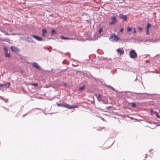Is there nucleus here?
<instances>
[{
	"instance_id": "nucleus-11",
	"label": "nucleus",
	"mask_w": 160,
	"mask_h": 160,
	"mask_svg": "<svg viewBox=\"0 0 160 160\" xmlns=\"http://www.w3.org/2000/svg\"><path fill=\"white\" fill-rule=\"evenodd\" d=\"M29 85H31L32 86H35V87H37L38 86V83H29Z\"/></svg>"
},
{
	"instance_id": "nucleus-34",
	"label": "nucleus",
	"mask_w": 160,
	"mask_h": 160,
	"mask_svg": "<svg viewBox=\"0 0 160 160\" xmlns=\"http://www.w3.org/2000/svg\"><path fill=\"white\" fill-rule=\"evenodd\" d=\"M28 38V39H30V38Z\"/></svg>"
},
{
	"instance_id": "nucleus-27",
	"label": "nucleus",
	"mask_w": 160,
	"mask_h": 160,
	"mask_svg": "<svg viewBox=\"0 0 160 160\" xmlns=\"http://www.w3.org/2000/svg\"><path fill=\"white\" fill-rule=\"evenodd\" d=\"M157 117L158 118H160V116L158 115V114L157 113Z\"/></svg>"
},
{
	"instance_id": "nucleus-28",
	"label": "nucleus",
	"mask_w": 160,
	"mask_h": 160,
	"mask_svg": "<svg viewBox=\"0 0 160 160\" xmlns=\"http://www.w3.org/2000/svg\"><path fill=\"white\" fill-rule=\"evenodd\" d=\"M110 88H111L112 90H115V89H114V88L113 87H112L111 86V87H110Z\"/></svg>"
},
{
	"instance_id": "nucleus-15",
	"label": "nucleus",
	"mask_w": 160,
	"mask_h": 160,
	"mask_svg": "<svg viewBox=\"0 0 160 160\" xmlns=\"http://www.w3.org/2000/svg\"><path fill=\"white\" fill-rule=\"evenodd\" d=\"M151 25L150 23H148L146 28V30H149V28L150 27Z\"/></svg>"
},
{
	"instance_id": "nucleus-25",
	"label": "nucleus",
	"mask_w": 160,
	"mask_h": 160,
	"mask_svg": "<svg viewBox=\"0 0 160 160\" xmlns=\"http://www.w3.org/2000/svg\"><path fill=\"white\" fill-rule=\"evenodd\" d=\"M133 30H134L133 33H136V29H135V28H133Z\"/></svg>"
},
{
	"instance_id": "nucleus-21",
	"label": "nucleus",
	"mask_w": 160,
	"mask_h": 160,
	"mask_svg": "<svg viewBox=\"0 0 160 160\" xmlns=\"http://www.w3.org/2000/svg\"><path fill=\"white\" fill-rule=\"evenodd\" d=\"M142 28H141V27H139V28H138V31L139 32H141V31H142Z\"/></svg>"
},
{
	"instance_id": "nucleus-6",
	"label": "nucleus",
	"mask_w": 160,
	"mask_h": 160,
	"mask_svg": "<svg viewBox=\"0 0 160 160\" xmlns=\"http://www.w3.org/2000/svg\"><path fill=\"white\" fill-rule=\"evenodd\" d=\"M117 52L119 53L120 55H123L124 53V51L123 50H121L120 48L117 49L116 50Z\"/></svg>"
},
{
	"instance_id": "nucleus-8",
	"label": "nucleus",
	"mask_w": 160,
	"mask_h": 160,
	"mask_svg": "<svg viewBox=\"0 0 160 160\" xmlns=\"http://www.w3.org/2000/svg\"><path fill=\"white\" fill-rule=\"evenodd\" d=\"M32 37L38 41H41L42 40V39L41 37H39L38 36L33 35L32 36Z\"/></svg>"
},
{
	"instance_id": "nucleus-7",
	"label": "nucleus",
	"mask_w": 160,
	"mask_h": 160,
	"mask_svg": "<svg viewBox=\"0 0 160 160\" xmlns=\"http://www.w3.org/2000/svg\"><path fill=\"white\" fill-rule=\"evenodd\" d=\"M64 106L69 109H71L73 108H77L78 107L76 106H71L69 104H66L64 105Z\"/></svg>"
},
{
	"instance_id": "nucleus-12",
	"label": "nucleus",
	"mask_w": 160,
	"mask_h": 160,
	"mask_svg": "<svg viewBox=\"0 0 160 160\" xmlns=\"http://www.w3.org/2000/svg\"><path fill=\"white\" fill-rule=\"evenodd\" d=\"M60 37L62 39L69 40L70 39V38H68L66 37H64L62 35Z\"/></svg>"
},
{
	"instance_id": "nucleus-1",
	"label": "nucleus",
	"mask_w": 160,
	"mask_h": 160,
	"mask_svg": "<svg viewBox=\"0 0 160 160\" xmlns=\"http://www.w3.org/2000/svg\"><path fill=\"white\" fill-rule=\"evenodd\" d=\"M109 39L113 42H116L119 40L120 38L118 37L115 34H113L110 36L109 38Z\"/></svg>"
},
{
	"instance_id": "nucleus-9",
	"label": "nucleus",
	"mask_w": 160,
	"mask_h": 160,
	"mask_svg": "<svg viewBox=\"0 0 160 160\" xmlns=\"http://www.w3.org/2000/svg\"><path fill=\"white\" fill-rule=\"evenodd\" d=\"M32 65L34 67L37 69H40V67L38 65V64L36 62H33L32 63Z\"/></svg>"
},
{
	"instance_id": "nucleus-4",
	"label": "nucleus",
	"mask_w": 160,
	"mask_h": 160,
	"mask_svg": "<svg viewBox=\"0 0 160 160\" xmlns=\"http://www.w3.org/2000/svg\"><path fill=\"white\" fill-rule=\"evenodd\" d=\"M11 50L15 52H19L20 51V50L19 48L17 47H15L14 46H12L11 48Z\"/></svg>"
},
{
	"instance_id": "nucleus-16",
	"label": "nucleus",
	"mask_w": 160,
	"mask_h": 160,
	"mask_svg": "<svg viewBox=\"0 0 160 160\" xmlns=\"http://www.w3.org/2000/svg\"><path fill=\"white\" fill-rule=\"evenodd\" d=\"M8 85V87H9L10 86V83H7L5 84H0V87H3V86L4 85Z\"/></svg>"
},
{
	"instance_id": "nucleus-2",
	"label": "nucleus",
	"mask_w": 160,
	"mask_h": 160,
	"mask_svg": "<svg viewBox=\"0 0 160 160\" xmlns=\"http://www.w3.org/2000/svg\"><path fill=\"white\" fill-rule=\"evenodd\" d=\"M130 57L132 58H136L137 54L134 50H132L129 53Z\"/></svg>"
},
{
	"instance_id": "nucleus-17",
	"label": "nucleus",
	"mask_w": 160,
	"mask_h": 160,
	"mask_svg": "<svg viewBox=\"0 0 160 160\" xmlns=\"http://www.w3.org/2000/svg\"><path fill=\"white\" fill-rule=\"evenodd\" d=\"M3 49H4V54L8 52V49L6 47H4Z\"/></svg>"
},
{
	"instance_id": "nucleus-19",
	"label": "nucleus",
	"mask_w": 160,
	"mask_h": 160,
	"mask_svg": "<svg viewBox=\"0 0 160 160\" xmlns=\"http://www.w3.org/2000/svg\"><path fill=\"white\" fill-rule=\"evenodd\" d=\"M54 33H56V32H55V31L54 30H52V31H51V35H53Z\"/></svg>"
},
{
	"instance_id": "nucleus-29",
	"label": "nucleus",
	"mask_w": 160,
	"mask_h": 160,
	"mask_svg": "<svg viewBox=\"0 0 160 160\" xmlns=\"http://www.w3.org/2000/svg\"><path fill=\"white\" fill-rule=\"evenodd\" d=\"M3 87H7V88H8L9 87H8V85H4V86H3Z\"/></svg>"
},
{
	"instance_id": "nucleus-10",
	"label": "nucleus",
	"mask_w": 160,
	"mask_h": 160,
	"mask_svg": "<svg viewBox=\"0 0 160 160\" xmlns=\"http://www.w3.org/2000/svg\"><path fill=\"white\" fill-rule=\"evenodd\" d=\"M46 32L47 31L46 29H43L42 30V36L43 37L45 35Z\"/></svg>"
},
{
	"instance_id": "nucleus-32",
	"label": "nucleus",
	"mask_w": 160,
	"mask_h": 160,
	"mask_svg": "<svg viewBox=\"0 0 160 160\" xmlns=\"http://www.w3.org/2000/svg\"><path fill=\"white\" fill-rule=\"evenodd\" d=\"M75 39L74 38H70V39L69 40H73V39Z\"/></svg>"
},
{
	"instance_id": "nucleus-23",
	"label": "nucleus",
	"mask_w": 160,
	"mask_h": 160,
	"mask_svg": "<svg viewBox=\"0 0 160 160\" xmlns=\"http://www.w3.org/2000/svg\"><path fill=\"white\" fill-rule=\"evenodd\" d=\"M146 34L147 35H148L149 34V30H146Z\"/></svg>"
},
{
	"instance_id": "nucleus-31",
	"label": "nucleus",
	"mask_w": 160,
	"mask_h": 160,
	"mask_svg": "<svg viewBox=\"0 0 160 160\" xmlns=\"http://www.w3.org/2000/svg\"><path fill=\"white\" fill-rule=\"evenodd\" d=\"M106 86L108 87H110H110H111V86H110V85H107Z\"/></svg>"
},
{
	"instance_id": "nucleus-14",
	"label": "nucleus",
	"mask_w": 160,
	"mask_h": 160,
	"mask_svg": "<svg viewBox=\"0 0 160 160\" xmlns=\"http://www.w3.org/2000/svg\"><path fill=\"white\" fill-rule=\"evenodd\" d=\"M85 88V86L84 85H83L82 87H80L79 88V90L80 91H82Z\"/></svg>"
},
{
	"instance_id": "nucleus-22",
	"label": "nucleus",
	"mask_w": 160,
	"mask_h": 160,
	"mask_svg": "<svg viewBox=\"0 0 160 160\" xmlns=\"http://www.w3.org/2000/svg\"><path fill=\"white\" fill-rule=\"evenodd\" d=\"M131 29L130 27H128L127 29V31L128 32H130L131 31Z\"/></svg>"
},
{
	"instance_id": "nucleus-33",
	"label": "nucleus",
	"mask_w": 160,
	"mask_h": 160,
	"mask_svg": "<svg viewBox=\"0 0 160 160\" xmlns=\"http://www.w3.org/2000/svg\"><path fill=\"white\" fill-rule=\"evenodd\" d=\"M5 35H9V34H8L7 33H5Z\"/></svg>"
},
{
	"instance_id": "nucleus-18",
	"label": "nucleus",
	"mask_w": 160,
	"mask_h": 160,
	"mask_svg": "<svg viewBox=\"0 0 160 160\" xmlns=\"http://www.w3.org/2000/svg\"><path fill=\"white\" fill-rule=\"evenodd\" d=\"M131 106L133 108H135L136 106V104L135 103H131Z\"/></svg>"
},
{
	"instance_id": "nucleus-3",
	"label": "nucleus",
	"mask_w": 160,
	"mask_h": 160,
	"mask_svg": "<svg viewBox=\"0 0 160 160\" xmlns=\"http://www.w3.org/2000/svg\"><path fill=\"white\" fill-rule=\"evenodd\" d=\"M119 17L120 18L123 19L124 21H126L127 20L128 17L127 15H124L122 14H119Z\"/></svg>"
},
{
	"instance_id": "nucleus-26",
	"label": "nucleus",
	"mask_w": 160,
	"mask_h": 160,
	"mask_svg": "<svg viewBox=\"0 0 160 160\" xmlns=\"http://www.w3.org/2000/svg\"><path fill=\"white\" fill-rule=\"evenodd\" d=\"M112 107L111 106H109V107H107L106 108L108 109H109L110 108H112Z\"/></svg>"
},
{
	"instance_id": "nucleus-30",
	"label": "nucleus",
	"mask_w": 160,
	"mask_h": 160,
	"mask_svg": "<svg viewBox=\"0 0 160 160\" xmlns=\"http://www.w3.org/2000/svg\"><path fill=\"white\" fill-rule=\"evenodd\" d=\"M98 97H99V98H101V95L100 94H99L98 95Z\"/></svg>"
},
{
	"instance_id": "nucleus-13",
	"label": "nucleus",
	"mask_w": 160,
	"mask_h": 160,
	"mask_svg": "<svg viewBox=\"0 0 160 160\" xmlns=\"http://www.w3.org/2000/svg\"><path fill=\"white\" fill-rule=\"evenodd\" d=\"M4 54L6 58L8 57V58H10L11 57L10 54V53H8V52L5 53Z\"/></svg>"
},
{
	"instance_id": "nucleus-5",
	"label": "nucleus",
	"mask_w": 160,
	"mask_h": 160,
	"mask_svg": "<svg viewBox=\"0 0 160 160\" xmlns=\"http://www.w3.org/2000/svg\"><path fill=\"white\" fill-rule=\"evenodd\" d=\"M112 21L109 23L110 25L114 24L116 22V19L115 17H113L111 18Z\"/></svg>"
},
{
	"instance_id": "nucleus-20",
	"label": "nucleus",
	"mask_w": 160,
	"mask_h": 160,
	"mask_svg": "<svg viewBox=\"0 0 160 160\" xmlns=\"http://www.w3.org/2000/svg\"><path fill=\"white\" fill-rule=\"evenodd\" d=\"M102 31V29L101 28H100L98 31L99 33H101Z\"/></svg>"
},
{
	"instance_id": "nucleus-24",
	"label": "nucleus",
	"mask_w": 160,
	"mask_h": 160,
	"mask_svg": "<svg viewBox=\"0 0 160 160\" xmlns=\"http://www.w3.org/2000/svg\"><path fill=\"white\" fill-rule=\"evenodd\" d=\"M123 28H121L120 31V32H123Z\"/></svg>"
}]
</instances>
